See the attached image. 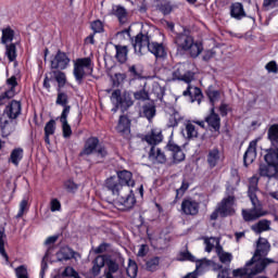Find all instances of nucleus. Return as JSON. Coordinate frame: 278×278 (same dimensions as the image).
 I'll return each mask as SVG.
<instances>
[{
  "instance_id": "f257e3e1",
  "label": "nucleus",
  "mask_w": 278,
  "mask_h": 278,
  "mask_svg": "<svg viewBox=\"0 0 278 278\" xmlns=\"http://www.w3.org/2000/svg\"><path fill=\"white\" fill-rule=\"evenodd\" d=\"M132 174L129 170L117 172L116 177H110L106 179L105 186L108 190L114 197L115 207L125 212V210H131L136 205V197L131 191V188L136 186Z\"/></svg>"
},
{
  "instance_id": "f03ea898",
  "label": "nucleus",
  "mask_w": 278,
  "mask_h": 278,
  "mask_svg": "<svg viewBox=\"0 0 278 278\" xmlns=\"http://www.w3.org/2000/svg\"><path fill=\"white\" fill-rule=\"evenodd\" d=\"M268 251H270V243H268L267 239L260 238L256 244V251L243 268H238L232 271L233 277L239 278H253L255 275H260V273H264L266 266L268 264H273V260L266 258L268 255Z\"/></svg>"
},
{
  "instance_id": "7ed1b4c3",
  "label": "nucleus",
  "mask_w": 278,
  "mask_h": 278,
  "mask_svg": "<svg viewBox=\"0 0 278 278\" xmlns=\"http://www.w3.org/2000/svg\"><path fill=\"white\" fill-rule=\"evenodd\" d=\"M106 265L108 270L105 273H110V275H115L118 273L119 275L123 273V266H125V258L118 255L116 257H111L108 255H98L92 261L91 275L93 277H99L101 275V269Z\"/></svg>"
},
{
  "instance_id": "20e7f679",
  "label": "nucleus",
  "mask_w": 278,
  "mask_h": 278,
  "mask_svg": "<svg viewBox=\"0 0 278 278\" xmlns=\"http://www.w3.org/2000/svg\"><path fill=\"white\" fill-rule=\"evenodd\" d=\"M248 194L250 197L253 208L242 210L243 219L247 223H251L252 220H257V218H262V216H266L268 212L262 208V205H260V200H257V177H252L250 179Z\"/></svg>"
},
{
  "instance_id": "39448f33",
  "label": "nucleus",
  "mask_w": 278,
  "mask_h": 278,
  "mask_svg": "<svg viewBox=\"0 0 278 278\" xmlns=\"http://www.w3.org/2000/svg\"><path fill=\"white\" fill-rule=\"evenodd\" d=\"M134 49L138 55H144L147 51H150L155 58H164L166 55V49L162 43L150 42L149 36L142 34L136 36Z\"/></svg>"
},
{
  "instance_id": "423d86ee",
  "label": "nucleus",
  "mask_w": 278,
  "mask_h": 278,
  "mask_svg": "<svg viewBox=\"0 0 278 278\" xmlns=\"http://www.w3.org/2000/svg\"><path fill=\"white\" fill-rule=\"evenodd\" d=\"M267 153L264 157L266 164L260 166V175L274 179V184L278 186V149L266 150Z\"/></svg>"
},
{
  "instance_id": "0eeeda50",
  "label": "nucleus",
  "mask_w": 278,
  "mask_h": 278,
  "mask_svg": "<svg viewBox=\"0 0 278 278\" xmlns=\"http://www.w3.org/2000/svg\"><path fill=\"white\" fill-rule=\"evenodd\" d=\"M175 42L182 51H189L191 58H199L201 51H203V45L195 42L192 36L188 35L186 31L177 35Z\"/></svg>"
},
{
  "instance_id": "6e6552de",
  "label": "nucleus",
  "mask_w": 278,
  "mask_h": 278,
  "mask_svg": "<svg viewBox=\"0 0 278 278\" xmlns=\"http://www.w3.org/2000/svg\"><path fill=\"white\" fill-rule=\"evenodd\" d=\"M94 71V64L90 58L77 59L74 63V77L76 81H81L87 75H92Z\"/></svg>"
},
{
  "instance_id": "1a4fd4ad",
  "label": "nucleus",
  "mask_w": 278,
  "mask_h": 278,
  "mask_svg": "<svg viewBox=\"0 0 278 278\" xmlns=\"http://www.w3.org/2000/svg\"><path fill=\"white\" fill-rule=\"evenodd\" d=\"M111 101L113 105H115L113 112H116L119 108L122 112H125L127 108H131V105H134V100H131V93L129 91H125L123 94H121V90L113 91Z\"/></svg>"
},
{
  "instance_id": "9d476101",
  "label": "nucleus",
  "mask_w": 278,
  "mask_h": 278,
  "mask_svg": "<svg viewBox=\"0 0 278 278\" xmlns=\"http://www.w3.org/2000/svg\"><path fill=\"white\" fill-rule=\"evenodd\" d=\"M97 147H99V139L90 137L85 142V147L80 152V157H88V155H92L93 153H96L98 157H105V155H108L105 148Z\"/></svg>"
},
{
  "instance_id": "9b49d317",
  "label": "nucleus",
  "mask_w": 278,
  "mask_h": 278,
  "mask_svg": "<svg viewBox=\"0 0 278 278\" xmlns=\"http://www.w3.org/2000/svg\"><path fill=\"white\" fill-rule=\"evenodd\" d=\"M218 212L220 216H231L236 214V198L232 195L224 198L218 206Z\"/></svg>"
},
{
  "instance_id": "f8f14e48",
  "label": "nucleus",
  "mask_w": 278,
  "mask_h": 278,
  "mask_svg": "<svg viewBox=\"0 0 278 278\" xmlns=\"http://www.w3.org/2000/svg\"><path fill=\"white\" fill-rule=\"evenodd\" d=\"M260 140H262V137H257L249 143V147L243 155L244 166H249L255 162V159L257 157V142H260Z\"/></svg>"
},
{
  "instance_id": "ddd939ff",
  "label": "nucleus",
  "mask_w": 278,
  "mask_h": 278,
  "mask_svg": "<svg viewBox=\"0 0 278 278\" xmlns=\"http://www.w3.org/2000/svg\"><path fill=\"white\" fill-rule=\"evenodd\" d=\"M16 86H18L16 76H11L7 79V91L4 94L0 96V105H5V101H8V99H12V97L16 94Z\"/></svg>"
},
{
  "instance_id": "4468645a",
  "label": "nucleus",
  "mask_w": 278,
  "mask_h": 278,
  "mask_svg": "<svg viewBox=\"0 0 278 278\" xmlns=\"http://www.w3.org/2000/svg\"><path fill=\"white\" fill-rule=\"evenodd\" d=\"M188 64H178L176 70L173 72V78L190 84L194 79V74L191 72H186Z\"/></svg>"
},
{
  "instance_id": "2eb2a0df",
  "label": "nucleus",
  "mask_w": 278,
  "mask_h": 278,
  "mask_svg": "<svg viewBox=\"0 0 278 278\" xmlns=\"http://www.w3.org/2000/svg\"><path fill=\"white\" fill-rule=\"evenodd\" d=\"M71 64V59L66 53L59 51L56 55L51 60V68L65 71Z\"/></svg>"
},
{
  "instance_id": "dca6fc26",
  "label": "nucleus",
  "mask_w": 278,
  "mask_h": 278,
  "mask_svg": "<svg viewBox=\"0 0 278 278\" xmlns=\"http://www.w3.org/2000/svg\"><path fill=\"white\" fill-rule=\"evenodd\" d=\"M199 127L200 129H205V122H188L185 127V138H197L199 136Z\"/></svg>"
},
{
  "instance_id": "f3484780",
  "label": "nucleus",
  "mask_w": 278,
  "mask_h": 278,
  "mask_svg": "<svg viewBox=\"0 0 278 278\" xmlns=\"http://www.w3.org/2000/svg\"><path fill=\"white\" fill-rule=\"evenodd\" d=\"M181 211L187 216L199 214V203L192 199H185L181 203Z\"/></svg>"
},
{
  "instance_id": "a211bd4d",
  "label": "nucleus",
  "mask_w": 278,
  "mask_h": 278,
  "mask_svg": "<svg viewBox=\"0 0 278 278\" xmlns=\"http://www.w3.org/2000/svg\"><path fill=\"white\" fill-rule=\"evenodd\" d=\"M68 114H71V106H66L65 109H63L62 114L60 116L64 138H71L73 134V130L71 129V125H68V121H67Z\"/></svg>"
},
{
  "instance_id": "6ab92c4d",
  "label": "nucleus",
  "mask_w": 278,
  "mask_h": 278,
  "mask_svg": "<svg viewBox=\"0 0 278 278\" xmlns=\"http://www.w3.org/2000/svg\"><path fill=\"white\" fill-rule=\"evenodd\" d=\"M109 14L110 16H115L119 23H127V9L121 4H113Z\"/></svg>"
},
{
  "instance_id": "aec40b11",
  "label": "nucleus",
  "mask_w": 278,
  "mask_h": 278,
  "mask_svg": "<svg viewBox=\"0 0 278 278\" xmlns=\"http://www.w3.org/2000/svg\"><path fill=\"white\" fill-rule=\"evenodd\" d=\"M182 94L184 97L190 96L191 103L197 101L198 105H201V99L203 96L201 94V89L198 87L188 86L187 90H185Z\"/></svg>"
},
{
  "instance_id": "412c9836",
  "label": "nucleus",
  "mask_w": 278,
  "mask_h": 278,
  "mask_svg": "<svg viewBox=\"0 0 278 278\" xmlns=\"http://www.w3.org/2000/svg\"><path fill=\"white\" fill-rule=\"evenodd\" d=\"M223 162V154L218 149H213L207 154V164L211 168L218 166V163Z\"/></svg>"
},
{
  "instance_id": "4be33fe9",
  "label": "nucleus",
  "mask_w": 278,
  "mask_h": 278,
  "mask_svg": "<svg viewBox=\"0 0 278 278\" xmlns=\"http://www.w3.org/2000/svg\"><path fill=\"white\" fill-rule=\"evenodd\" d=\"M205 123H207L214 131H218V129H220V117L214 112V108L211 109V114L205 117Z\"/></svg>"
},
{
  "instance_id": "5701e85b",
  "label": "nucleus",
  "mask_w": 278,
  "mask_h": 278,
  "mask_svg": "<svg viewBox=\"0 0 278 278\" xmlns=\"http://www.w3.org/2000/svg\"><path fill=\"white\" fill-rule=\"evenodd\" d=\"M116 131H118V134H121L122 136H129L130 122L127 116L119 117L118 124L116 126Z\"/></svg>"
},
{
  "instance_id": "b1692460",
  "label": "nucleus",
  "mask_w": 278,
  "mask_h": 278,
  "mask_svg": "<svg viewBox=\"0 0 278 278\" xmlns=\"http://www.w3.org/2000/svg\"><path fill=\"white\" fill-rule=\"evenodd\" d=\"M230 16L232 18H236L237 21H241V18H244V16H247V13H244V7H242V3L236 2L230 7Z\"/></svg>"
},
{
  "instance_id": "393cba45",
  "label": "nucleus",
  "mask_w": 278,
  "mask_h": 278,
  "mask_svg": "<svg viewBox=\"0 0 278 278\" xmlns=\"http://www.w3.org/2000/svg\"><path fill=\"white\" fill-rule=\"evenodd\" d=\"M5 113L9 118H17L21 114V102L13 100L10 105L7 106Z\"/></svg>"
},
{
  "instance_id": "a878e982",
  "label": "nucleus",
  "mask_w": 278,
  "mask_h": 278,
  "mask_svg": "<svg viewBox=\"0 0 278 278\" xmlns=\"http://www.w3.org/2000/svg\"><path fill=\"white\" fill-rule=\"evenodd\" d=\"M1 43L2 45H12V41L14 40V29H12V27L10 26H5L4 28H2L1 30Z\"/></svg>"
},
{
  "instance_id": "bb28decb",
  "label": "nucleus",
  "mask_w": 278,
  "mask_h": 278,
  "mask_svg": "<svg viewBox=\"0 0 278 278\" xmlns=\"http://www.w3.org/2000/svg\"><path fill=\"white\" fill-rule=\"evenodd\" d=\"M167 147L168 150L172 152L174 162H184V160H186V154L184 153L181 148H179V146L175 143H169Z\"/></svg>"
},
{
  "instance_id": "cd10ccee",
  "label": "nucleus",
  "mask_w": 278,
  "mask_h": 278,
  "mask_svg": "<svg viewBox=\"0 0 278 278\" xmlns=\"http://www.w3.org/2000/svg\"><path fill=\"white\" fill-rule=\"evenodd\" d=\"M146 141L148 142V144H160V142H162V130L161 129H152L150 135L146 136Z\"/></svg>"
},
{
  "instance_id": "c85d7f7f",
  "label": "nucleus",
  "mask_w": 278,
  "mask_h": 278,
  "mask_svg": "<svg viewBox=\"0 0 278 278\" xmlns=\"http://www.w3.org/2000/svg\"><path fill=\"white\" fill-rule=\"evenodd\" d=\"M267 137L275 149H278V124H274L269 127Z\"/></svg>"
},
{
  "instance_id": "c756f323",
  "label": "nucleus",
  "mask_w": 278,
  "mask_h": 278,
  "mask_svg": "<svg viewBox=\"0 0 278 278\" xmlns=\"http://www.w3.org/2000/svg\"><path fill=\"white\" fill-rule=\"evenodd\" d=\"M74 256H75V252H73L68 247L61 248V250L56 253V258L59 260V262L72 260V257Z\"/></svg>"
},
{
  "instance_id": "7c9ffc66",
  "label": "nucleus",
  "mask_w": 278,
  "mask_h": 278,
  "mask_svg": "<svg viewBox=\"0 0 278 278\" xmlns=\"http://www.w3.org/2000/svg\"><path fill=\"white\" fill-rule=\"evenodd\" d=\"M216 253L222 264H231V261L233 260V255L229 252H225L223 250V247H217Z\"/></svg>"
},
{
  "instance_id": "2f4dec72",
  "label": "nucleus",
  "mask_w": 278,
  "mask_h": 278,
  "mask_svg": "<svg viewBox=\"0 0 278 278\" xmlns=\"http://www.w3.org/2000/svg\"><path fill=\"white\" fill-rule=\"evenodd\" d=\"M204 244H205V251L206 253H212L213 249H218L220 247V240L218 238H205L204 239Z\"/></svg>"
},
{
  "instance_id": "473e14b6",
  "label": "nucleus",
  "mask_w": 278,
  "mask_h": 278,
  "mask_svg": "<svg viewBox=\"0 0 278 278\" xmlns=\"http://www.w3.org/2000/svg\"><path fill=\"white\" fill-rule=\"evenodd\" d=\"M55 134V122L51 119L46 124L45 127V142L46 144H51V139H49L50 136H53Z\"/></svg>"
},
{
  "instance_id": "72a5a7b5",
  "label": "nucleus",
  "mask_w": 278,
  "mask_h": 278,
  "mask_svg": "<svg viewBox=\"0 0 278 278\" xmlns=\"http://www.w3.org/2000/svg\"><path fill=\"white\" fill-rule=\"evenodd\" d=\"M150 157L152 160H156V162H159V164H164V162H166V155L164 154V152H162V150L152 147L151 151H150Z\"/></svg>"
},
{
  "instance_id": "f704fd0d",
  "label": "nucleus",
  "mask_w": 278,
  "mask_h": 278,
  "mask_svg": "<svg viewBox=\"0 0 278 278\" xmlns=\"http://www.w3.org/2000/svg\"><path fill=\"white\" fill-rule=\"evenodd\" d=\"M270 229V222L267 219H262L257 224L252 226V230L255 233H262V231H268Z\"/></svg>"
},
{
  "instance_id": "c9c22d12",
  "label": "nucleus",
  "mask_w": 278,
  "mask_h": 278,
  "mask_svg": "<svg viewBox=\"0 0 278 278\" xmlns=\"http://www.w3.org/2000/svg\"><path fill=\"white\" fill-rule=\"evenodd\" d=\"M115 49H116V59L118 60V62H121V64H125V62H127V53H128L126 46H115Z\"/></svg>"
},
{
  "instance_id": "e433bc0d",
  "label": "nucleus",
  "mask_w": 278,
  "mask_h": 278,
  "mask_svg": "<svg viewBox=\"0 0 278 278\" xmlns=\"http://www.w3.org/2000/svg\"><path fill=\"white\" fill-rule=\"evenodd\" d=\"M12 164L14 166H18V163L21 160H23V148H16L11 152V157H10Z\"/></svg>"
},
{
  "instance_id": "4c0bfd02",
  "label": "nucleus",
  "mask_w": 278,
  "mask_h": 278,
  "mask_svg": "<svg viewBox=\"0 0 278 278\" xmlns=\"http://www.w3.org/2000/svg\"><path fill=\"white\" fill-rule=\"evenodd\" d=\"M212 266V261L202 258V260H195V271L197 273H203V270H207Z\"/></svg>"
},
{
  "instance_id": "58836bf2",
  "label": "nucleus",
  "mask_w": 278,
  "mask_h": 278,
  "mask_svg": "<svg viewBox=\"0 0 278 278\" xmlns=\"http://www.w3.org/2000/svg\"><path fill=\"white\" fill-rule=\"evenodd\" d=\"M5 55L9 62H14V60H16V45L14 43L5 45Z\"/></svg>"
},
{
  "instance_id": "ea45409f",
  "label": "nucleus",
  "mask_w": 278,
  "mask_h": 278,
  "mask_svg": "<svg viewBox=\"0 0 278 278\" xmlns=\"http://www.w3.org/2000/svg\"><path fill=\"white\" fill-rule=\"evenodd\" d=\"M126 273L130 278L138 277V264H136L135 261L131 258L128 260V266L126 268Z\"/></svg>"
},
{
  "instance_id": "a19ab883",
  "label": "nucleus",
  "mask_w": 278,
  "mask_h": 278,
  "mask_svg": "<svg viewBox=\"0 0 278 278\" xmlns=\"http://www.w3.org/2000/svg\"><path fill=\"white\" fill-rule=\"evenodd\" d=\"M146 268H147V270H150V273H155V270H157V268H160V257L154 256V257L150 258L146 263Z\"/></svg>"
},
{
  "instance_id": "79ce46f5",
  "label": "nucleus",
  "mask_w": 278,
  "mask_h": 278,
  "mask_svg": "<svg viewBox=\"0 0 278 278\" xmlns=\"http://www.w3.org/2000/svg\"><path fill=\"white\" fill-rule=\"evenodd\" d=\"M0 255H2L5 262H9L10 257L5 253V232L3 230H0Z\"/></svg>"
},
{
  "instance_id": "37998d69",
  "label": "nucleus",
  "mask_w": 278,
  "mask_h": 278,
  "mask_svg": "<svg viewBox=\"0 0 278 278\" xmlns=\"http://www.w3.org/2000/svg\"><path fill=\"white\" fill-rule=\"evenodd\" d=\"M28 211H29V200L23 199L20 202V210L16 215V218H23L24 214H26V212H28Z\"/></svg>"
},
{
  "instance_id": "c03bdc74",
  "label": "nucleus",
  "mask_w": 278,
  "mask_h": 278,
  "mask_svg": "<svg viewBox=\"0 0 278 278\" xmlns=\"http://www.w3.org/2000/svg\"><path fill=\"white\" fill-rule=\"evenodd\" d=\"M142 115L148 118V121H151L153 116H155V106L153 104H147L143 106Z\"/></svg>"
},
{
  "instance_id": "a18cd8bd",
  "label": "nucleus",
  "mask_w": 278,
  "mask_h": 278,
  "mask_svg": "<svg viewBox=\"0 0 278 278\" xmlns=\"http://www.w3.org/2000/svg\"><path fill=\"white\" fill-rule=\"evenodd\" d=\"M56 105H62V108H64V110L66 108H71L68 105V96L64 92H59L58 97H56Z\"/></svg>"
},
{
  "instance_id": "49530a36",
  "label": "nucleus",
  "mask_w": 278,
  "mask_h": 278,
  "mask_svg": "<svg viewBox=\"0 0 278 278\" xmlns=\"http://www.w3.org/2000/svg\"><path fill=\"white\" fill-rule=\"evenodd\" d=\"M164 87L160 83H153L152 85V94L156 96V99H162L164 97Z\"/></svg>"
},
{
  "instance_id": "de8ad7c7",
  "label": "nucleus",
  "mask_w": 278,
  "mask_h": 278,
  "mask_svg": "<svg viewBox=\"0 0 278 278\" xmlns=\"http://www.w3.org/2000/svg\"><path fill=\"white\" fill-rule=\"evenodd\" d=\"M53 76L55 78V81H58L60 88L66 85V74H64V72H53Z\"/></svg>"
},
{
  "instance_id": "09e8293b",
  "label": "nucleus",
  "mask_w": 278,
  "mask_h": 278,
  "mask_svg": "<svg viewBox=\"0 0 278 278\" xmlns=\"http://www.w3.org/2000/svg\"><path fill=\"white\" fill-rule=\"evenodd\" d=\"M179 121H181V115L179 112L174 111L173 114L169 115V127H177V125H179Z\"/></svg>"
},
{
  "instance_id": "8fccbe9b",
  "label": "nucleus",
  "mask_w": 278,
  "mask_h": 278,
  "mask_svg": "<svg viewBox=\"0 0 278 278\" xmlns=\"http://www.w3.org/2000/svg\"><path fill=\"white\" fill-rule=\"evenodd\" d=\"M180 262H197V257L190 253V251L180 252L179 254Z\"/></svg>"
},
{
  "instance_id": "3c124183",
  "label": "nucleus",
  "mask_w": 278,
  "mask_h": 278,
  "mask_svg": "<svg viewBox=\"0 0 278 278\" xmlns=\"http://www.w3.org/2000/svg\"><path fill=\"white\" fill-rule=\"evenodd\" d=\"M159 10H161L163 14H170V12H173V7L170 5V2L162 1L159 4Z\"/></svg>"
},
{
  "instance_id": "603ef678",
  "label": "nucleus",
  "mask_w": 278,
  "mask_h": 278,
  "mask_svg": "<svg viewBox=\"0 0 278 278\" xmlns=\"http://www.w3.org/2000/svg\"><path fill=\"white\" fill-rule=\"evenodd\" d=\"M15 275L17 278H29L27 276V267H25V265H21L20 267L15 268Z\"/></svg>"
},
{
  "instance_id": "864d4df0",
  "label": "nucleus",
  "mask_w": 278,
  "mask_h": 278,
  "mask_svg": "<svg viewBox=\"0 0 278 278\" xmlns=\"http://www.w3.org/2000/svg\"><path fill=\"white\" fill-rule=\"evenodd\" d=\"M91 29L94 34H101L103 31V23L99 20L91 23Z\"/></svg>"
},
{
  "instance_id": "5fc2aeb1",
  "label": "nucleus",
  "mask_w": 278,
  "mask_h": 278,
  "mask_svg": "<svg viewBox=\"0 0 278 278\" xmlns=\"http://www.w3.org/2000/svg\"><path fill=\"white\" fill-rule=\"evenodd\" d=\"M64 188L65 190H67V192H75V190H77V184H75V181L68 179L64 182Z\"/></svg>"
},
{
  "instance_id": "6e6d98bb",
  "label": "nucleus",
  "mask_w": 278,
  "mask_h": 278,
  "mask_svg": "<svg viewBox=\"0 0 278 278\" xmlns=\"http://www.w3.org/2000/svg\"><path fill=\"white\" fill-rule=\"evenodd\" d=\"M63 277H74L79 278V274L73 267H66L63 271Z\"/></svg>"
},
{
  "instance_id": "4d7b16f0",
  "label": "nucleus",
  "mask_w": 278,
  "mask_h": 278,
  "mask_svg": "<svg viewBox=\"0 0 278 278\" xmlns=\"http://www.w3.org/2000/svg\"><path fill=\"white\" fill-rule=\"evenodd\" d=\"M50 210L51 212H60V210H62V204L60 203V200L52 199L50 202Z\"/></svg>"
},
{
  "instance_id": "13d9d810",
  "label": "nucleus",
  "mask_w": 278,
  "mask_h": 278,
  "mask_svg": "<svg viewBox=\"0 0 278 278\" xmlns=\"http://www.w3.org/2000/svg\"><path fill=\"white\" fill-rule=\"evenodd\" d=\"M134 97L137 99V101H147V99H149V93H147L144 90H140L135 92Z\"/></svg>"
},
{
  "instance_id": "bf43d9fd",
  "label": "nucleus",
  "mask_w": 278,
  "mask_h": 278,
  "mask_svg": "<svg viewBox=\"0 0 278 278\" xmlns=\"http://www.w3.org/2000/svg\"><path fill=\"white\" fill-rule=\"evenodd\" d=\"M207 97L211 101V103L214 105L218 99H220V93L218 91H208Z\"/></svg>"
},
{
  "instance_id": "052dcab7",
  "label": "nucleus",
  "mask_w": 278,
  "mask_h": 278,
  "mask_svg": "<svg viewBox=\"0 0 278 278\" xmlns=\"http://www.w3.org/2000/svg\"><path fill=\"white\" fill-rule=\"evenodd\" d=\"M277 3L278 0H264L263 5L268 10H273L274 8H277Z\"/></svg>"
},
{
  "instance_id": "680f3d73",
  "label": "nucleus",
  "mask_w": 278,
  "mask_h": 278,
  "mask_svg": "<svg viewBox=\"0 0 278 278\" xmlns=\"http://www.w3.org/2000/svg\"><path fill=\"white\" fill-rule=\"evenodd\" d=\"M265 68L268 73H277L278 71L277 63L274 61H270L269 63H267Z\"/></svg>"
},
{
  "instance_id": "e2e57ef3",
  "label": "nucleus",
  "mask_w": 278,
  "mask_h": 278,
  "mask_svg": "<svg viewBox=\"0 0 278 278\" xmlns=\"http://www.w3.org/2000/svg\"><path fill=\"white\" fill-rule=\"evenodd\" d=\"M126 78L127 76H125V74H115L114 85L121 86V84H123V81H125Z\"/></svg>"
},
{
  "instance_id": "0e129e2a",
  "label": "nucleus",
  "mask_w": 278,
  "mask_h": 278,
  "mask_svg": "<svg viewBox=\"0 0 278 278\" xmlns=\"http://www.w3.org/2000/svg\"><path fill=\"white\" fill-rule=\"evenodd\" d=\"M188 188H189L188 182H182L181 187L176 190V195L177 197H182L184 192H186V190H188Z\"/></svg>"
},
{
  "instance_id": "69168bd1",
  "label": "nucleus",
  "mask_w": 278,
  "mask_h": 278,
  "mask_svg": "<svg viewBox=\"0 0 278 278\" xmlns=\"http://www.w3.org/2000/svg\"><path fill=\"white\" fill-rule=\"evenodd\" d=\"M108 251V243H102L98 248L94 249V253H105Z\"/></svg>"
},
{
  "instance_id": "338daca9",
  "label": "nucleus",
  "mask_w": 278,
  "mask_h": 278,
  "mask_svg": "<svg viewBox=\"0 0 278 278\" xmlns=\"http://www.w3.org/2000/svg\"><path fill=\"white\" fill-rule=\"evenodd\" d=\"M137 255L138 257H144V255H147V244H141L139 247Z\"/></svg>"
},
{
  "instance_id": "774afa93",
  "label": "nucleus",
  "mask_w": 278,
  "mask_h": 278,
  "mask_svg": "<svg viewBox=\"0 0 278 278\" xmlns=\"http://www.w3.org/2000/svg\"><path fill=\"white\" fill-rule=\"evenodd\" d=\"M217 278H231L230 276H229V269H223L219 274H218V276H217Z\"/></svg>"
}]
</instances>
